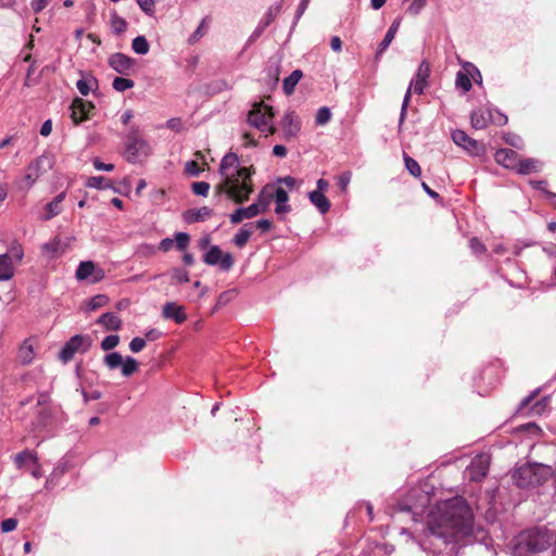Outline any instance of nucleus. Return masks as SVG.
I'll list each match as a JSON object with an SVG mask.
<instances>
[{
	"instance_id": "ddd939ff",
	"label": "nucleus",
	"mask_w": 556,
	"mask_h": 556,
	"mask_svg": "<svg viewBox=\"0 0 556 556\" xmlns=\"http://www.w3.org/2000/svg\"><path fill=\"white\" fill-rule=\"evenodd\" d=\"M283 139L289 141L295 138L301 130V122L295 112H287L282 118Z\"/></svg>"
},
{
	"instance_id": "864d4df0",
	"label": "nucleus",
	"mask_w": 556,
	"mask_h": 556,
	"mask_svg": "<svg viewBox=\"0 0 556 556\" xmlns=\"http://www.w3.org/2000/svg\"><path fill=\"white\" fill-rule=\"evenodd\" d=\"M191 189L194 194L206 197L210 191V184L206 181H195L191 185Z\"/></svg>"
},
{
	"instance_id": "a211bd4d",
	"label": "nucleus",
	"mask_w": 556,
	"mask_h": 556,
	"mask_svg": "<svg viewBox=\"0 0 556 556\" xmlns=\"http://www.w3.org/2000/svg\"><path fill=\"white\" fill-rule=\"evenodd\" d=\"M401 22H402V18L401 17H396L391 26L389 27L387 34L384 35V38L382 39V41L379 43L378 46V49L376 51V55H375V59L376 60H379V58L381 56V54L388 49V47L391 45V42L393 41L399 28H400V25H401Z\"/></svg>"
},
{
	"instance_id": "09e8293b",
	"label": "nucleus",
	"mask_w": 556,
	"mask_h": 556,
	"mask_svg": "<svg viewBox=\"0 0 556 556\" xmlns=\"http://www.w3.org/2000/svg\"><path fill=\"white\" fill-rule=\"evenodd\" d=\"M119 343V336L117 334H110V336H106L102 341H101V349L103 351H111L113 350L114 348H116Z\"/></svg>"
},
{
	"instance_id": "4c0bfd02",
	"label": "nucleus",
	"mask_w": 556,
	"mask_h": 556,
	"mask_svg": "<svg viewBox=\"0 0 556 556\" xmlns=\"http://www.w3.org/2000/svg\"><path fill=\"white\" fill-rule=\"evenodd\" d=\"M280 11H281V3H276L275 5H271L267 10V12L263 16V18L260 21V23H262L265 27H268L275 21V18L280 13Z\"/></svg>"
},
{
	"instance_id": "f3484780",
	"label": "nucleus",
	"mask_w": 556,
	"mask_h": 556,
	"mask_svg": "<svg viewBox=\"0 0 556 556\" xmlns=\"http://www.w3.org/2000/svg\"><path fill=\"white\" fill-rule=\"evenodd\" d=\"M34 342H35V339L27 338L21 344L18 352H17V358L21 364L29 365L35 359L36 353H35Z\"/></svg>"
},
{
	"instance_id": "de8ad7c7",
	"label": "nucleus",
	"mask_w": 556,
	"mask_h": 556,
	"mask_svg": "<svg viewBox=\"0 0 556 556\" xmlns=\"http://www.w3.org/2000/svg\"><path fill=\"white\" fill-rule=\"evenodd\" d=\"M331 111L327 106H323L318 109L316 116H315V123L317 125H326L331 119Z\"/></svg>"
},
{
	"instance_id": "1a4fd4ad",
	"label": "nucleus",
	"mask_w": 556,
	"mask_h": 556,
	"mask_svg": "<svg viewBox=\"0 0 556 556\" xmlns=\"http://www.w3.org/2000/svg\"><path fill=\"white\" fill-rule=\"evenodd\" d=\"M203 262L206 265H219L220 269L228 271L232 268L235 260L231 253H224L218 245H212L203 256Z\"/></svg>"
},
{
	"instance_id": "6e6552de",
	"label": "nucleus",
	"mask_w": 556,
	"mask_h": 556,
	"mask_svg": "<svg viewBox=\"0 0 556 556\" xmlns=\"http://www.w3.org/2000/svg\"><path fill=\"white\" fill-rule=\"evenodd\" d=\"M452 140L455 144L466 150L470 155L482 156L485 154V146L481 141L469 137L464 130H454L452 132Z\"/></svg>"
},
{
	"instance_id": "603ef678",
	"label": "nucleus",
	"mask_w": 556,
	"mask_h": 556,
	"mask_svg": "<svg viewBox=\"0 0 556 556\" xmlns=\"http://www.w3.org/2000/svg\"><path fill=\"white\" fill-rule=\"evenodd\" d=\"M235 295L236 290L233 289L222 292L217 299L215 309L227 305L230 301H232Z\"/></svg>"
},
{
	"instance_id": "f03ea898",
	"label": "nucleus",
	"mask_w": 556,
	"mask_h": 556,
	"mask_svg": "<svg viewBox=\"0 0 556 556\" xmlns=\"http://www.w3.org/2000/svg\"><path fill=\"white\" fill-rule=\"evenodd\" d=\"M554 532L534 527L520 532L513 541V556H554Z\"/></svg>"
},
{
	"instance_id": "412c9836",
	"label": "nucleus",
	"mask_w": 556,
	"mask_h": 556,
	"mask_svg": "<svg viewBox=\"0 0 556 556\" xmlns=\"http://www.w3.org/2000/svg\"><path fill=\"white\" fill-rule=\"evenodd\" d=\"M258 215L257 204H251L248 207H239L235 210L230 215L229 219L231 224H239L244 218H253Z\"/></svg>"
},
{
	"instance_id": "e433bc0d",
	"label": "nucleus",
	"mask_w": 556,
	"mask_h": 556,
	"mask_svg": "<svg viewBox=\"0 0 556 556\" xmlns=\"http://www.w3.org/2000/svg\"><path fill=\"white\" fill-rule=\"evenodd\" d=\"M131 48L137 54L144 55L149 52L150 45L144 36H137L131 42Z\"/></svg>"
},
{
	"instance_id": "3c124183",
	"label": "nucleus",
	"mask_w": 556,
	"mask_h": 556,
	"mask_svg": "<svg viewBox=\"0 0 556 556\" xmlns=\"http://www.w3.org/2000/svg\"><path fill=\"white\" fill-rule=\"evenodd\" d=\"M137 4L148 16L155 14V0H136Z\"/></svg>"
},
{
	"instance_id": "7c9ffc66",
	"label": "nucleus",
	"mask_w": 556,
	"mask_h": 556,
	"mask_svg": "<svg viewBox=\"0 0 556 556\" xmlns=\"http://www.w3.org/2000/svg\"><path fill=\"white\" fill-rule=\"evenodd\" d=\"M86 187L98 189V190H105V189H113L115 192L117 190L113 188V185L110 179L103 177V176H91L86 181Z\"/></svg>"
},
{
	"instance_id": "dca6fc26",
	"label": "nucleus",
	"mask_w": 556,
	"mask_h": 556,
	"mask_svg": "<svg viewBox=\"0 0 556 556\" xmlns=\"http://www.w3.org/2000/svg\"><path fill=\"white\" fill-rule=\"evenodd\" d=\"M162 315L165 319H173L176 324H184L187 320L185 307L175 302H167L162 308Z\"/></svg>"
},
{
	"instance_id": "13d9d810",
	"label": "nucleus",
	"mask_w": 556,
	"mask_h": 556,
	"mask_svg": "<svg viewBox=\"0 0 556 556\" xmlns=\"http://www.w3.org/2000/svg\"><path fill=\"white\" fill-rule=\"evenodd\" d=\"M146 344H147L146 339L136 337L130 341L129 349L132 353H139L140 351H142L144 349Z\"/></svg>"
},
{
	"instance_id": "338daca9",
	"label": "nucleus",
	"mask_w": 556,
	"mask_h": 556,
	"mask_svg": "<svg viewBox=\"0 0 556 556\" xmlns=\"http://www.w3.org/2000/svg\"><path fill=\"white\" fill-rule=\"evenodd\" d=\"M351 181V173L344 172L338 177V187L341 189V191H345L349 184Z\"/></svg>"
},
{
	"instance_id": "5701e85b",
	"label": "nucleus",
	"mask_w": 556,
	"mask_h": 556,
	"mask_svg": "<svg viewBox=\"0 0 556 556\" xmlns=\"http://www.w3.org/2000/svg\"><path fill=\"white\" fill-rule=\"evenodd\" d=\"M66 198V192L62 191L60 192L51 202L47 203L45 206V220H50L51 218L59 215L62 211V202Z\"/></svg>"
},
{
	"instance_id": "f257e3e1",
	"label": "nucleus",
	"mask_w": 556,
	"mask_h": 556,
	"mask_svg": "<svg viewBox=\"0 0 556 556\" xmlns=\"http://www.w3.org/2000/svg\"><path fill=\"white\" fill-rule=\"evenodd\" d=\"M438 520L429 527L427 541L437 549L457 543L472 532V513L459 497L452 498L439 507Z\"/></svg>"
},
{
	"instance_id": "f704fd0d",
	"label": "nucleus",
	"mask_w": 556,
	"mask_h": 556,
	"mask_svg": "<svg viewBox=\"0 0 556 556\" xmlns=\"http://www.w3.org/2000/svg\"><path fill=\"white\" fill-rule=\"evenodd\" d=\"M138 368H139V364H138L137 359L131 356H126L123 359V364L121 365L122 375L124 377L132 376L136 371H138Z\"/></svg>"
},
{
	"instance_id": "774afa93",
	"label": "nucleus",
	"mask_w": 556,
	"mask_h": 556,
	"mask_svg": "<svg viewBox=\"0 0 556 556\" xmlns=\"http://www.w3.org/2000/svg\"><path fill=\"white\" fill-rule=\"evenodd\" d=\"M92 164L97 170L112 172L114 169V164L103 163L99 157L93 159Z\"/></svg>"
},
{
	"instance_id": "4468645a",
	"label": "nucleus",
	"mask_w": 556,
	"mask_h": 556,
	"mask_svg": "<svg viewBox=\"0 0 556 556\" xmlns=\"http://www.w3.org/2000/svg\"><path fill=\"white\" fill-rule=\"evenodd\" d=\"M53 167V157L48 154H42L35 159L27 166L26 170L30 173L35 178H39L45 173L50 170Z\"/></svg>"
},
{
	"instance_id": "0eeeda50",
	"label": "nucleus",
	"mask_w": 556,
	"mask_h": 556,
	"mask_svg": "<svg viewBox=\"0 0 556 556\" xmlns=\"http://www.w3.org/2000/svg\"><path fill=\"white\" fill-rule=\"evenodd\" d=\"M148 144L146 140L142 138L139 129L137 127L130 128L126 136L125 143V157L127 162L135 163L137 161L138 154L140 151H143Z\"/></svg>"
},
{
	"instance_id": "5fc2aeb1",
	"label": "nucleus",
	"mask_w": 556,
	"mask_h": 556,
	"mask_svg": "<svg viewBox=\"0 0 556 556\" xmlns=\"http://www.w3.org/2000/svg\"><path fill=\"white\" fill-rule=\"evenodd\" d=\"M176 248L180 251H184L187 249L189 242H190V236L187 232H177L175 235Z\"/></svg>"
},
{
	"instance_id": "473e14b6",
	"label": "nucleus",
	"mask_w": 556,
	"mask_h": 556,
	"mask_svg": "<svg viewBox=\"0 0 556 556\" xmlns=\"http://www.w3.org/2000/svg\"><path fill=\"white\" fill-rule=\"evenodd\" d=\"M110 25L112 33L115 35L124 34L128 26L126 20L119 16L116 11L111 13Z\"/></svg>"
},
{
	"instance_id": "680f3d73",
	"label": "nucleus",
	"mask_w": 556,
	"mask_h": 556,
	"mask_svg": "<svg viewBox=\"0 0 556 556\" xmlns=\"http://www.w3.org/2000/svg\"><path fill=\"white\" fill-rule=\"evenodd\" d=\"M469 247L476 254H483L486 252L485 245L478 238H471L469 241Z\"/></svg>"
},
{
	"instance_id": "2eb2a0df",
	"label": "nucleus",
	"mask_w": 556,
	"mask_h": 556,
	"mask_svg": "<svg viewBox=\"0 0 556 556\" xmlns=\"http://www.w3.org/2000/svg\"><path fill=\"white\" fill-rule=\"evenodd\" d=\"M494 159L496 163L505 168L516 170L520 155L511 149H498Z\"/></svg>"
},
{
	"instance_id": "72a5a7b5",
	"label": "nucleus",
	"mask_w": 556,
	"mask_h": 556,
	"mask_svg": "<svg viewBox=\"0 0 556 556\" xmlns=\"http://www.w3.org/2000/svg\"><path fill=\"white\" fill-rule=\"evenodd\" d=\"M269 188L273 187L269 185L265 186L264 189L258 193L256 201L253 203L257 204L258 214L267 211L268 205L274 198L273 193H267Z\"/></svg>"
},
{
	"instance_id": "79ce46f5",
	"label": "nucleus",
	"mask_w": 556,
	"mask_h": 556,
	"mask_svg": "<svg viewBox=\"0 0 556 556\" xmlns=\"http://www.w3.org/2000/svg\"><path fill=\"white\" fill-rule=\"evenodd\" d=\"M456 87L460 88L464 92H468L471 87V80L467 73L459 71L456 75Z\"/></svg>"
},
{
	"instance_id": "e2e57ef3",
	"label": "nucleus",
	"mask_w": 556,
	"mask_h": 556,
	"mask_svg": "<svg viewBox=\"0 0 556 556\" xmlns=\"http://www.w3.org/2000/svg\"><path fill=\"white\" fill-rule=\"evenodd\" d=\"M273 195V199H275L276 204L287 203L289 200L288 192L281 187L276 188Z\"/></svg>"
},
{
	"instance_id": "a18cd8bd",
	"label": "nucleus",
	"mask_w": 556,
	"mask_h": 556,
	"mask_svg": "<svg viewBox=\"0 0 556 556\" xmlns=\"http://www.w3.org/2000/svg\"><path fill=\"white\" fill-rule=\"evenodd\" d=\"M110 299L106 294H97L89 300V311H96L105 306Z\"/></svg>"
},
{
	"instance_id": "0e129e2a",
	"label": "nucleus",
	"mask_w": 556,
	"mask_h": 556,
	"mask_svg": "<svg viewBox=\"0 0 556 556\" xmlns=\"http://www.w3.org/2000/svg\"><path fill=\"white\" fill-rule=\"evenodd\" d=\"M36 181H37V178H35L30 173H28L26 170V174L18 181V187L21 189H24V188L29 189Z\"/></svg>"
},
{
	"instance_id": "39448f33",
	"label": "nucleus",
	"mask_w": 556,
	"mask_h": 556,
	"mask_svg": "<svg viewBox=\"0 0 556 556\" xmlns=\"http://www.w3.org/2000/svg\"><path fill=\"white\" fill-rule=\"evenodd\" d=\"M91 344L92 340L89 336L75 334L67 342H65L64 346L59 353V358L63 363H67L74 357L75 353H86L91 348Z\"/></svg>"
},
{
	"instance_id": "7ed1b4c3",
	"label": "nucleus",
	"mask_w": 556,
	"mask_h": 556,
	"mask_svg": "<svg viewBox=\"0 0 556 556\" xmlns=\"http://www.w3.org/2000/svg\"><path fill=\"white\" fill-rule=\"evenodd\" d=\"M552 473L551 466L540 463H525L516 466L511 479L519 489H531L545 483L552 477Z\"/></svg>"
},
{
	"instance_id": "69168bd1",
	"label": "nucleus",
	"mask_w": 556,
	"mask_h": 556,
	"mask_svg": "<svg viewBox=\"0 0 556 556\" xmlns=\"http://www.w3.org/2000/svg\"><path fill=\"white\" fill-rule=\"evenodd\" d=\"M16 526H17V519L16 518L4 519L1 522V531L3 533L11 532V531L15 530Z\"/></svg>"
},
{
	"instance_id": "b1692460",
	"label": "nucleus",
	"mask_w": 556,
	"mask_h": 556,
	"mask_svg": "<svg viewBox=\"0 0 556 556\" xmlns=\"http://www.w3.org/2000/svg\"><path fill=\"white\" fill-rule=\"evenodd\" d=\"M225 177V180H226V187H227V195L229 199H231L232 201H235L236 203H243L244 202V198H238V193H237V189L239 188V185L240 182L242 181V179L237 175H228L226 174Z\"/></svg>"
},
{
	"instance_id": "a878e982",
	"label": "nucleus",
	"mask_w": 556,
	"mask_h": 556,
	"mask_svg": "<svg viewBox=\"0 0 556 556\" xmlns=\"http://www.w3.org/2000/svg\"><path fill=\"white\" fill-rule=\"evenodd\" d=\"M41 251L49 258H54L65 251V245L62 243L60 237H54L51 241L41 245Z\"/></svg>"
},
{
	"instance_id": "9d476101",
	"label": "nucleus",
	"mask_w": 556,
	"mask_h": 556,
	"mask_svg": "<svg viewBox=\"0 0 556 556\" xmlns=\"http://www.w3.org/2000/svg\"><path fill=\"white\" fill-rule=\"evenodd\" d=\"M71 110V117L74 124L78 125L81 122L90 118L91 113L94 110V105L90 101H86L80 98H75L72 102Z\"/></svg>"
},
{
	"instance_id": "20e7f679",
	"label": "nucleus",
	"mask_w": 556,
	"mask_h": 556,
	"mask_svg": "<svg viewBox=\"0 0 556 556\" xmlns=\"http://www.w3.org/2000/svg\"><path fill=\"white\" fill-rule=\"evenodd\" d=\"M430 76V64L427 61H422L419 64L418 71L416 73L415 79L410 81V85L404 96L403 103L401 106L399 126L401 127L404 123L407 114V108L409 105L410 97H412V88H414V92L416 94H422L427 87V79Z\"/></svg>"
},
{
	"instance_id": "aec40b11",
	"label": "nucleus",
	"mask_w": 556,
	"mask_h": 556,
	"mask_svg": "<svg viewBox=\"0 0 556 556\" xmlns=\"http://www.w3.org/2000/svg\"><path fill=\"white\" fill-rule=\"evenodd\" d=\"M542 168V162L538 159H519L516 173L519 175H529L532 173H539Z\"/></svg>"
},
{
	"instance_id": "6e6d98bb",
	"label": "nucleus",
	"mask_w": 556,
	"mask_h": 556,
	"mask_svg": "<svg viewBox=\"0 0 556 556\" xmlns=\"http://www.w3.org/2000/svg\"><path fill=\"white\" fill-rule=\"evenodd\" d=\"M206 17H204L200 25L198 26V28L193 31V34L189 37V42L190 43H194L197 42L200 38H202L206 31Z\"/></svg>"
},
{
	"instance_id": "2f4dec72",
	"label": "nucleus",
	"mask_w": 556,
	"mask_h": 556,
	"mask_svg": "<svg viewBox=\"0 0 556 556\" xmlns=\"http://www.w3.org/2000/svg\"><path fill=\"white\" fill-rule=\"evenodd\" d=\"M239 166V157L233 152H228L224 155V157L220 161L218 173L222 176H226L227 169L230 167H238Z\"/></svg>"
},
{
	"instance_id": "4be33fe9",
	"label": "nucleus",
	"mask_w": 556,
	"mask_h": 556,
	"mask_svg": "<svg viewBox=\"0 0 556 556\" xmlns=\"http://www.w3.org/2000/svg\"><path fill=\"white\" fill-rule=\"evenodd\" d=\"M97 324L108 331H117L122 328L123 321L116 314L108 312L97 319Z\"/></svg>"
},
{
	"instance_id": "a19ab883",
	"label": "nucleus",
	"mask_w": 556,
	"mask_h": 556,
	"mask_svg": "<svg viewBox=\"0 0 556 556\" xmlns=\"http://www.w3.org/2000/svg\"><path fill=\"white\" fill-rule=\"evenodd\" d=\"M541 389L538 388L533 390L528 396H526L518 405L516 409V415H525V410L527 407L534 401V399L539 395Z\"/></svg>"
},
{
	"instance_id": "c85d7f7f",
	"label": "nucleus",
	"mask_w": 556,
	"mask_h": 556,
	"mask_svg": "<svg viewBox=\"0 0 556 556\" xmlns=\"http://www.w3.org/2000/svg\"><path fill=\"white\" fill-rule=\"evenodd\" d=\"M303 77V73L301 70H294L288 77L283 79L282 89L287 96H290L294 92L295 86Z\"/></svg>"
},
{
	"instance_id": "58836bf2",
	"label": "nucleus",
	"mask_w": 556,
	"mask_h": 556,
	"mask_svg": "<svg viewBox=\"0 0 556 556\" xmlns=\"http://www.w3.org/2000/svg\"><path fill=\"white\" fill-rule=\"evenodd\" d=\"M404 162L405 167L409 172V174L416 178L421 176V168L418 164V162L410 157L408 154L404 153Z\"/></svg>"
},
{
	"instance_id": "cd10ccee",
	"label": "nucleus",
	"mask_w": 556,
	"mask_h": 556,
	"mask_svg": "<svg viewBox=\"0 0 556 556\" xmlns=\"http://www.w3.org/2000/svg\"><path fill=\"white\" fill-rule=\"evenodd\" d=\"M14 276V266L11 261V256L0 254V281L9 280Z\"/></svg>"
},
{
	"instance_id": "f8f14e48",
	"label": "nucleus",
	"mask_w": 556,
	"mask_h": 556,
	"mask_svg": "<svg viewBox=\"0 0 556 556\" xmlns=\"http://www.w3.org/2000/svg\"><path fill=\"white\" fill-rule=\"evenodd\" d=\"M108 63L116 73L128 76L136 64V60L124 53L116 52L110 55Z\"/></svg>"
},
{
	"instance_id": "ea45409f",
	"label": "nucleus",
	"mask_w": 556,
	"mask_h": 556,
	"mask_svg": "<svg viewBox=\"0 0 556 556\" xmlns=\"http://www.w3.org/2000/svg\"><path fill=\"white\" fill-rule=\"evenodd\" d=\"M14 462H15V465L21 468L24 466V464H26L27 462H33V463H36L37 462V456L36 454L31 453L30 451L28 450H25L21 453H17L14 457Z\"/></svg>"
},
{
	"instance_id": "c03bdc74",
	"label": "nucleus",
	"mask_w": 556,
	"mask_h": 556,
	"mask_svg": "<svg viewBox=\"0 0 556 556\" xmlns=\"http://www.w3.org/2000/svg\"><path fill=\"white\" fill-rule=\"evenodd\" d=\"M172 283H185L190 280L189 273L179 267H175L172 269Z\"/></svg>"
},
{
	"instance_id": "9b49d317",
	"label": "nucleus",
	"mask_w": 556,
	"mask_h": 556,
	"mask_svg": "<svg viewBox=\"0 0 556 556\" xmlns=\"http://www.w3.org/2000/svg\"><path fill=\"white\" fill-rule=\"evenodd\" d=\"M75 277L77 280L90 278L91 282H99L104 278V270L100 267H96L94 263L91 261H84L78 265Z\"/></svg>"
},
{
	"instance_id": "37998d69",
	"label": "nucleus",
	"mask_w": 556,
	"mask_h": 556,
	"mask_svg": "<svg viewBox=\"0 0 556 556\" xmlns=\"http://www.w3.org/2000/svg\"><path fill=\"white\" fill-rule=\"evenodd\" d=\"M135 86V81L125 77H115L113 80V88L116 91L124 92L131 89Z\"/></svg>"
},
{
	"instance_id": "393cba45",
	"label": "nucleus",
	"mask_w": 556,
	"mask_h": 556,
	"mask_svg": "<svg viewBox=\"0 0 556 556\" xmlns=\"http://www.w3.org/2000/svg\"><path fill=\"white\" fill-rule=\"evenodd\" d=\"M490 113H488V109H477L473 110L470 114V123L475 129H484L490 124Z\"/></svg>"
},
{
	"instance_id": "bf43d9fd",
	"label": "nucleus",
	"mask_w": 556,
	"mask_h": 556,
	"mask_svg": "<svg viewBox=\"0 0 556 556\" xmlns=\"http://www.w3.org/2000/svg\"><path fill=\"white\" fill-rule=\"evenodd\" d=\"M503 140L506 144L515 147L517 149L521 148V138L515 134H504Z\"/></svg>"
},
{
	"instance_id": "6ab92c4d",
	"label": "nucleus",
	"mask_w": 556,
	"mask_h": 556,
	"mask_svg": "<svg viewBox=\"0 0 556 556\" xmlns=\"http://www.w3.org/2000/svg\"><path fill=\"white\" fill-rule=\"evenodd\" d=\"M213 214V210L208 206H202L200 208H190L184 212L182 218L188 224L198 222H204Z\"/></svg>"
},
{
	"instance_id": "bb28decb",
	"label": "nucleus",
	"mask_w": 556,
	"mask_h": 556,
	"mask_svg": "<svg viewBox=\"0 0 556 556\" xmlns=\"http://www.w3.org/2000/svg\"><path fill=\"white\" fill-rule=\"evenodd\" d=\"M308 199L313 205L316 206L320 214H326L331 207L330 201L320 191H312L308 193Z\"/></svg>"
},
{
	"instance_id": "c9c22d12",
	"label": "nucleus",
	"mask_w": 556,
	"mask_h": 556,
	"mask_svg": "<svg viewBox=\"0 0 556 556\" xmlns=\"http://www.w3.org/2000/svg\"><path fill=\"white\" fill-rule=\"evenodd\" d=\"M123 356L121 353L118 352H111V353H108L104 357H103V364L111 370L113 369H116L118 367H121V365L123 364Z\"/></svg>"
},
{
	"instance_id": "c756f323",
	"label": "nucleus",
	"mask_w": 556,
	"mask_h": 556,
	"mask_svg": "<svg viewBox=\"0 0 556 556\" xmlns=\"http://www.w3.org/2000/svg\"><path fill=\"white\" fill-rule=\"evenodd\" d=\"M253 227H254L253 223L244 224L243 227L235 235L232 242L238 248H243L248 243V241L251 237Z\"/></svg>"
},
{
	"instance_id": "052dcab7",
	"label": "nucleus",
	"mask_w": 556,
	"mask_h": 556,
	"mask_svg": "<svg viewBox=\"0 0 556 556\" xmlns=\"http://www.w3.org/2000/svg\"><path fill=\"white\" fill-rule=\"evenodd\" d=\"M185 172L192 177H197L200 175L202 169L195 161H188L185 166Z\"/></svg>"
},
{
	"instance_id": "4d7b16f0",
	"label": "nucleus",
	"mask_w": 556,
	"mask_h": 556,
	"mask_svg": "<svg viewBox=\"0 0 556 556\" xmlns=\"http://www.w3.org/2000/svg\"><path fill=\"white\" fill-rule=\"evenodd\" d=\"M426 4L427 0H414L407 8V13L414 16L418 15Z\"/></svg>"
},
{
	"instance_id": "8fccbe9b",
	"label": "nucleus",
	"mask_w": 556,
	"mask_h": 556,
	"mask_svg": "<svg viewBox=\"0 0 556 556\" xmlns=\"http://www.w3.org/2000/svg\"><path fill=\"white\" fill-rule=\"evenodd\" d=\"M236 191L238 193V198H244V202L248 201L250 194L253 192L252 181L242 180Z\"/></svg>"
},
{
	"instance_id": "423d86ee",
	"label": "nucleus",
	"mask_w": 556,
	"mask_h": 556,
	"mask_svg": "<svg viewBox=\"0 0 556 556\" xmlns=\"http://www.w3.org/2000/svg\"><path fill=\"white\" fill-rule=\"evenodd\" d=\"M274 116L275 113L273 106L265 105L263 102H255L248 114L247 121L251 126L264 131L265 127Z\"/></svg>"
},
{
	"instance_id": "49530a36",
	"label": "nucleus",
	"mask_w": 556,
	"mask_h": 556,
	"mask_svg": "<svg viewBox=\"0 0 556 556\" xmlns=\"http://www.w3.org/2000/svg\"><path fill=\"white\" fill-rule=\"evenodd\" d=\"M488 113H490V116L492 117V119H490V123L494 125L504 126L508 122V117L497 109L488 108Z\"/></svg>"
}]
</instances>
